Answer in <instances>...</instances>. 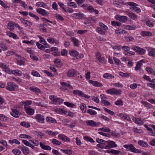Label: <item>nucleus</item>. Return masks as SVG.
I'll list each match as a JSON object with an SVG mask.
<instances>
[{"mask_svg": "<svg viewBox=\"0 0 155 155\" xmlns=\"http://www.w3.org/2000/svg\"><path fill=\"white\" fill-rule=\"evenodd\" d=\"M133 120L134 122L139 125H141L143 124V120L140 118L134 117Z\"/></svg>", "mask_w": 155, "mask_h": 155, "instance_id": "4468645a", "label": "nucleus"}, {"mask_svg": "<svg viewBox=\"0 0 155 155\" xmlns=\"http://www.w3.org/2000/svg\"><path fill=\"white\" fill-rule=\"evenodd\" d=\"M64 104L67 106L68 107H70L73 108L75 106V105L69 102H64Z\"/></svg>", "mask_w": 155, "mask_h": 155, "instance_id": "13d9d810", "label": "nucleus"}, {"mask_svg": "<svg viewBox=\"0 0 155 155\" xmlns=\"http://www.w3.org/2000/svg\"><path fill=\"white\" fill-rule=\"evenodd\" d=\"M19 112L15 109H12L11 114L13 117H15L18 118Z\"/></svg>", "mask_w": 155, "mask_h": 155, "instance_id": "6ab92c4d", "label": "nucleus"}, {"mask_svg": "<svg viewBox=\"0 0 155 155\" xmlns=\"http://www.w3.org/2000/svg\"><path fill=\"white\" fill-rule=\"evenodd\" d=\"M73 15V16L75 17V18L82 19L84 18V15L80 12L78 13H74Z\"/></svg>", "mask_w": 155, "mask_h": 155, "instance_id": "f3484780", "label": "nucleus"}, {"mask_svg": "<svg viewBox=\"0 0 155 155\" xmlns=\"http://www.w3.org/2000/svg\"><path fill=\"white\" fill-rule=\"evenodd\" d=\"M1 67H2L3 68V71L5 72L10 73L11 72V71L8 67L6 66V65L4 64L1 63Z\"/></svg>", "mask_w": 155, "mask_h": 155, "instance_id": "412c9836", "label": "nucleus"}, {"mask_svg": "<svg viewBox=\"0 0 155 155\" xmlns=\"http://www.w3.org/2000/svg\"><path fill=\"white\" fill-rule=\"evenodd\" d=\"M103 77L104 78H114V76H112V75L108 73L104 74L103 75Z\"/></svg>", "mask_w": 155, "mask_h": 155, "instance_id": "49530a36", "label": "nucleus"}, {"mask_svg": "<svg viewBox=\"0 0 155 155\" xmlns=\"http://www.w3.org/2000/svg\"><path fill=\"white\" fill-rule=\"evenodd\" d=\"M138 144L143 147H147L148 146V144L143 140H140L138 141Z\"/></svg>", "mask_w": 155, "mask_h": 155, "instance_id": "a878e982", "label": "nucleus"}, {"mask_svg": "<svg viewBox=\"0 0 155 155\" xmlns=\"http://www.w3.org/2000/svg\"><path fill=\"white\" fill-rule=\"evenodd\" d=\"M141 104L146 107L150 108L151 107V105L149 103L144 101H141Z\"/></svg>", "mask_w": 155, "mask_h": 155, "instance_id": "864d4df0", "label": "nucleus"}, {"mask_svg": "<svg viewBox=\"0 0 155 155\" xmlns=\"http://www.w3.org/2000/svg\"><path fill=\"white\" fill-rule=\"evenodd\" d=\"M118 116L124 119L127 120H128L129 119L128 116L127 115L124 114L122 113L119 114Z\"/></svg>", "mask_w": 155, "mask_h": 155, "instance_id": "ea45409f", "label": "nucleus"}, {"mask_svg": "<svg viewBox=\"0 0 155 155\" xmlns=\"http://www.w3.org/2000/svg\"><path fill=\"white\" fill-rule=\"evenodd\" d=\"M58 137L60 139L65 142H69L70 140L69 138L68 137L63 134H60L58 135Z\"/></svg>", "mask_w": 155, "mask_h": 155, "instance_id": "dca6fc26", "label": "nucleus"}, {"mask_svg": "<svg viewBox=\"0 0 155 155\" xmlns=\"http://www.w3.org/2000/svg\"><path fill=\"white\" fill-rule=\"evenodd\" d=\"M17 64L19 65L25 64V62L23 60V58H21L20 59L18 60L17 61Z\"/></svg>", "mask_w": 155, "mask_h": 155, "instance_id": "de8ad7c7", "label": "nucleus"}, {"mask_svg": "<svg viewBox=\"0 0 155 155\" xmlns=\"http://www.w3.org/2000/svg\"><path fill=\"white\" fill-rule=\"evenodd\" d=\"M97 31L99 33L102 34L106 35L107 32L106 31H103L101 28L97 27L96 28Z\"/></svg>", "mask_w": 155, "mask_h": 155, "instance_id": "e433bc0d", "label": "nucleus"}, {"mask_svg": "<svg viewBox=\"0 0 155 155\" xmlns=\"http://www.w3.org/2000/svg\"><path fill=\"white\" fill-rule=\"evenodd\" d=\"M12 152L15 154L16 155H19L21 153L20 151L18 149H13L12 150Z\"/></svg>", "mask_w": 155, "mask_h": 155, "instance_id": "052dcab7", "label": "nucleus"}, {"mask_svg": "<svg viewBox=\"0 0 155 155\" xmlns=\"http://www.w3.org/2000/svg\"><path fill=\"white\" fill-rule=\"evenodd\" d=\"M148 86L153 89H155V79H153L150 83H148Z\"/></svg>", "mask_w": 155, "mask_h": 155, "instance_id": "58836bf2", "label": "nucleus"}, {"mask_svg": "<svg viewBox=\"0 0 155 155\" xmlns=\"http://www.w3.org/2000/svg\"><path fill=\"white\" fill-rule=\"evenodd\" d=\"M1 144H2L3 146H1V151L4 150L5 148V147L7 146V143L5 140H2V142H1Z\"/></svg>", "mask_w": 155, "mask_h": 155, "instance_id": "2f4dec72", "label": "nucleus"}, {"mask_svg": "<svg viewBox=\"0 0 155 155\" xmlns=\"http://www.w3.org/2000/svg\"><path fill=\"white\" fill-rule=\"evenodd\" d=\"M116 19L120 22H125L127 20V17L125 16H119L117 15L116 16Z\"/></svg>", "mask_w": 155, "mask_h": 155, "instance_id": "f8f14e48", "label": "nucleus"}, {"mask_svg": "<svg viewBox=\"0 0 155 155\" xmlns=\"http://www.w3.org/2000/svg\"><path fill=\"white\" fill-rule=\"evenodd\" d=\"M106 92L108 94L111 95H117L120 94L121 91L120 89L117 90L115 88H112L107 90Z\"/></svg>", "mask_w": 155, "mask_h": 155, "instance_id": "7ed1b4c3", "label": "nucleus"}, {"mask_svg": "<svg viewBox=\"0 0 155 155\" xmlns=\"http://www.w3.org/2000/svg\"><path fill=\"white\" fill-rule=\"evenodd\" d=\"M19 137L21 138H27L29 139H31V137L29 135L23 134H20Z\"/></svg>", "mask_w": 155, "mask_h": 155, "instance_id": "4d7b16f0", "label": "nucleus"}, {"mask_svg": "<svg viewBox=\"0 0 155 155\" xmlns=\"http://www.w3.org/2000/svg\"><path fill=\"white\" fill-rule=\"evenodd\" d=\"M86 123L88 125L94 127H97L100 124V123H96L94 120H87L86 121Z\"/></svg>", "mask_w": 155, "mask_h": 155, "instance_id": "9b49d317", "label": "nucleus"}, {"mask_svg": "<svg viewBox=\"0 0 155 155\" xmlns=\"http://www.w3.org/2000/svg\"><path fill=\"white\" fill-rule=\"evenodd\" d=\"M146 70L149 74L153 75H155V71L151 68L147 67L146 68Z\"/></svg>", "mask_w": 155, "mask_h": 155, "instance_id": "aec40b11", "label": "nucleus"}, {"mask_svg": "<svg viewBox=\"0 0 155 155\" xmlns=\"http://www.w3.org/2000/svg\"><path fill=\"white\" fill-rule=\"evenodd\" d=\"M11 72L14 74H16L18 76H21L22 74L21 71L18 70H13Z\"/></svg>", "mask_w": 155, "mask_h": 155, "instance_id": "c85d7f7f", "label": "nucleus"}, {"mask_svg": "<svg viewBox=\"0 0 155 155\" xmlns=\"http://www.w3.org/2000/svg\"><path fill=\"white\" fill-rule=\"evenodd\" d=\"M37 11L38 13L41 15L43 16H46L49 14L48 12L45 9L41 8H39L37 9Z\"/></svg>", "mask_w": 155, "mask_h": 155, "instance_id": "ddd939ff", "label": "nucleus"}, {"mask_svg": "<svg viewBox=\"0 0 155 155\" xmlns=\"http://www.w3.org/2000/svg\"><path fill=\"white\" fill-rule=\"evenodd\" d=\"M98 130H101L103 131L108 132L110 131V130L108 127H102L98 129Z\"/></svg>", "mask_w": 155, "mask_h": 155, "instance_id": "3c124183", "label": "nucleus"}, {"mask_svg": "<svg viewBox=\"0 0 155 155\" xmlns=\"http://www.w3.org/2000/svg\"><path fill=\"white\" fill-rule=\"evenodd\" d=\"M40 145L41 147L43 149L47 150H51V148L49 146L45 145L41 142L40 143Z\"/></svg>", "mask_w": 155, "mask_h": 155, "instance_id": "393cba45", "label": "nucleus"}, {"mask_svg": "<svg viewBox=\"0 0 155 155\" xmlns=\"http://www.w3.org/2000/svg\"><path fill=\"white\" fill-rule=\"evenodd\" d=\"M20 125L26 128H28L30 127V125L29 123L25 121L21 122L20 123Z\"/></svg>", "mask_w": 155, "mask_h": 155, "instance_id": "37998d69", "label": "nucleus"}, {"mask_svg": "<svg viewBox=\"0 0 155 155\" xmlns=\"http://www.w3.org/2000/svg\"><path fill=\"white\" fill-rule=\"evenodd\" d=\"M46 120L47 122H51L53 123H56L57 121L54 119L50 117H47L46 118Z\"/></svg>", "mask_w": 155, "mask_h": 155, "instance_id": "b1692460", "label": "nucleus"}, {"mask_svg": "<svg viewBox=\"0 0 155 155\" xmlns=\"http://www.w3.org/2000/svg\"><path fill=\"white\" fill-rule=\"evenodd\" d=\"M115 33L117 35H120L123 34H125L127 33L126 31L123 29H116L115 30Z\"/></svg>", "mask_w": 155, "mask_h": 155, "instance_id": "4c0bfd02", "label": "nucleus"}, {"mask_svg": "<svg viewBox=\"0 0 155 155\" xmlns=\"http://www.w3.org/2000/svg\"><path fill=\"white\" fill-rule=\"evenodd\" d=\"M61 85L64 87H67L69 89L72 88V86L69 84L65 82H61Z\"/></svg>", "mask_w": 155, "mask_h": 155, "instance_id": "473e14b6", "label": "nucleus"}, {"mask_svg": "<svg viewBox=\"0 0 155 155\" xmlns=\"http://www.w3.org/2000/svg\"><path fill=\"white\" fill-rule=\"evenodd\" d=\"M31 74L34 76L40 77V74L36 71H33L31 72Z\"/></svg>", "mask_w": 155, "mask_h": 155, "instance_id": "e2e57ef3", "label": "nucleus"}, {"mask_svg": "<svg viewBox=\"0 0 155 155\" xmlns=\"http://www.w3.org/2000/svg\"><path fill=\"white\" fill-rule=\"evenodd\" d=\"M152 51H149V55L150 56H152L153 57H155V49H152Z\"/></svg>", "mask_w": 155, "mask_h": 155, "instance_id": "69168bd1", "label": "nucleus"}, {"mask_svg": "<svg viewBox=\"0 0 155 155\" xmlns=\"http://www.w3.org/2000/svg\"><path fill=\"white\" fill-rule=\"evenodd\" d=\"M89 82L95 87H100L103 86V85L101 83L97 81L90 80L89 81Z\"/></svg>", "mask_w": 155, "mask_h": 155, "instance_id": "2eb2a0df", "label": "nucleus"}, {"mask_svg": "<svg viewBox=\"0 0 155 155\" xmlns=\"http://www.w3.org/2000/svg\"><path fill=\"white\" fill-rule=\"evenodd\" d=\"M15 23L11 21L8 23V28L10 31H12L14 29V26Z\"/></svg>", "mask_w": 155, "mask_h": 155, "instance_id": "bb28decb", "label": "nucleus"}, {"mask_svg": "<svg viewBox=\"0 0 155 155\" xmlns=\"http://www.w3.org/2000/svg\"><path fill=\"white\" fill-rule=\"evenodd\" d=\"M23 153L25 154H28L29 153L28 148L26 147H22L21 149Z\"/></svg>", "mask_w": 155, "mask_h": 155, "instance_id": "f704fd0d", "label": "nucleus"}, {"mask_svg": "<svg viewBox=\"0 0 155 155\" xmlns=\"http://www.w3.org/2000/svg\"><path fill=\"white\" fill-rule=\"evenodd\" d=\"M9 142L11 143H15L17 144H20V142L18 140L16 139L10 140H9Z\"/></svg>", "mask_w": 155, "mask_h": 155, "instance_id": "5fc2aeb1", "label": "nucleus"}, {"mask_svg": "<svg viewBox=\"0 0 155 155\" xmlns=\"http://www.w3.org/2000/svg\"><path fill=\"white\" fill-rule=\"evenodd\" d=\"M123 147L127 149V150L130 151L135 153H140V151L136 149L132 144H125Z\"/></svg>", "mask_w": 155, "mask_h": 155, "instance_id": "f03ea898", "label": "nucleus"}, {"mask_svg": "<svg viewBox=\"0 0 155 155\" xmlns=\"http://www.w3.org/2000/svg\"><path fill=\"white\" fill-rule=\"evenodd\" d=\"M7 35L9 37L13 38L14 39H17L18 38L17 35L10 31H7Z\"/></svg>", "mask_w": 155, "mask_h": 155, "instance_id": "5701e85b", "label": "nucleus"}, {"mask_svg": "<svg viewBox=\"0 0 155 155\" xmlns=\"http://www.w3.org/2000/svg\"><path fill=\"white\" fill-rule=\"evenodd\" d=\"M61 151H62L63 153L67 154H71L72 153V151L71 150H66L61 149Z\"/></svg>", "mask_w": 155, "mask_h": 155, "instance_id": "338daca9", "label": "nucleus"}, {"mask_svg": "<svg viewBox=\"0 0 155 155\" xmlns=\"http://www.w3.org/2000/svg\"><path fill=\"white\" fill-rule=\"evenodd\" d=\"M142 60L140 61H138L136 65L135 68L136 71H138L141 69V67L142 65V63L141 62Z\"/></svg>", "mask_w": 155, "mask_h": 155, "instance_id": "72a5a7b5", "label": "nucleus"}, {"mask_svg": "<svg viewBox=\"0 0 155 155\" xmlns=\"http://www.w3.org/2000/svg\"><path fill=\"white\" fill-rule=\"evenodd\" d=\"M113 59L116 64L117 65H120L121 63L119 59L115 57H113Z\"/></svg>", "mask_w": 155, "mask_h": 155, "instance_id": "bf43d9fd", "label": "nucleus"}, {"mask_svg": "<svg viewBox=\"0 0 155 155\" xmlns=\"http://www.w3.org/2000/svg\"><path fill=\"white\" fill-rule=\"evenodd\" d=\"M87 112L91 115H94L97 114V113L95 111L89 109L87 111Z\"/></svg>", "mask_w": 155, "mask_h": 155, "instance_id": "79ce46f5", "label": "nucleus"}, {"mask_svg": "<svg viewBox=\"0 0 155 155\" xmlns=\"http://www.w3.org/2000/svg\"><path fill=\"white\" fill-rule=\"evenodd\" d=\"M36 5L38 7L45 8L46 6V4L44 2H38L36 3Z\"/></svg>", "mask_w": 155, "mask_h": 155, "instance_id": "09e8293b", "label": "nucleus"}, {"mask_svg": "<svg viewBox=\"0 0 155 155\" xmlns=\"http://www.w3.org/2000/svg\"><path fill=\"white\" fill-rule=\"evenodd\" d=\"M140 35L143 36H150L152 34L151 32L147 31H143L140 33Z\"/></svg>", "mask_w": 155, "mask_h": 155, "instance_id": "7c9ffc66", "label": "nucleus"}, {"mask_svg": "<svg viewBox=\"0 0 155 155\" xmlns=\"http://www.w3.org/2000/svg\"><path fill=\"white\" fill-rule=\"evenodd\" d=\"M73 93L75 95H78L79 96L85 97L87 99H88L90 98V96L84 94L81 91L79 90H74L73 91Z\"/></svg>", "mask_w": 155, "mask_h": 155, "instance_id": "0eeeda50", "label": "nucleus"}, {"mask_svg": "<svg viewBox=\"0 0 155 155\" xmlns=\"http://www.w3.org/2000/svg\"><path fill=\"white\" fill-rule=\"evenodd\" d=\"M45 24H40L38 27L40 30L42 31L46 32L47 31V29L44 26Z\"/></svg>", "mask_w": 155, "mask_h": 155, "instance_id": "a19ab883", "label": "nucleus"}, {"mask_svg": "<svg viewBox=\"0 0 155 155\" xmlns=\"http://www.w3.org/2000/svg\"><path fill=\"white\" fill-rule=\"evenodd\" d=\"M50 98L51 100V104H59L62 103L64 100L59 98L54 95H51L50 96Z\"/></svg>", "mask_w": 155, "mask_h": 155, "instance_id": "f257e3e1", "label": "nucleus"}, {"mask_svg": "<svg viewBox=\"0 0 155 155\" xmlns=\"http://www.w3.org/2000/svg\"><path fill=\"white\" fill-rule=\"evenodd\" d=\"M119 74L121 76L125 77L127 78L129 77L130 75V73H124L121 72H119Z\"/></svg>", "mask_w": 155, "mask_h": 155, "instance_id": "603ef678", "label": "nucleus"}, {"mask_svg": "<svg viewBox=\"0 0 155 155\" xmlns=\"http://www.w3.org/2000/svg\"><path fill=\"white\" fill-rule=\"evenodd\" d=\"M67 5L76 8L77 7V5L75 4L74 2H68L67 3Z\"/></svg>", "mask_w": 155, "mask_h": 155, "instance_id": "680f3d73", "label": "nucleus"}, {"mask_svg": "<svg viewBox=\"0 0 155 155\" xmlns=\"http://www.w3.org/2000/svg\"><path fill=\"white\" fill-rule=\"evenodd\" d=\"M128 15L132 19L134 20L136 19V16L133 13L131 12H129L128 13Z\"/></svg>", "mask_w": 155, "mask_h": 155, "instance_id": "a18cd8bd", "label": "nucleus"}, {"mask_svg": "<svg viewBox=\"0 0 155 155\" xmlns=\"http://www.w3.org/2000/svg\"><path fill=\"white\" fill-rule=\"evenodd\" d=\"M112 25L114 26H120L121 25V23L119 22H117L114 21H113L111 22Z\"/></svg>", "mask_w": 155, "mask_h": 155, "instance_id": "6e6d98bb", "label": "nucleus"}, {"mask_svg": "<svg viewBox=\"0 0 155 155\" xmlns=\"http://www.w3.org/2000/svg\"><path fill=\"white\" fill-rule=\"evenodd\" d=\"M47 40L51 44H53L54 43L56 44L59 43L58 41L51 37L48 38Z\"/></svg>", "mask_w": 155, "mask_h": 155, "instance_id": "a211bd4d", "label": "nucleus"}, {"mask_svg": "<svg viewBox=\"0 0 155 155\" xmlns=\"http://www.w3.org/2000/svg\"><path fill=\"white\" fill-rule=\"evenodd\" d=\"M29 89L35 93L37 92L38 93H40V89L36 87H30Z\"/></svg>", "mask_w": 155, "mask_h": 155, "instance_id": "c9c22d12", "label": "nucleus"}, {"mask_svg": "<svg viewBox=\"0 0 155 155\" xmlns=\"http://www.w3.org/2000/svg\"><path fill=\"white\" fill-rule=\"evenodd\" d=\"M126 28L129 30H135L136 28V27L134 25L130 26L129 25H127L126 26Z\"/></svg>", "mask_w": 155, "mask_h": 155, "instance_id": "774afa93", "label": "nucleus"}, {"mask_svg": "<svg viewBox=\"0 0 155 155\" xmlns=\"http://www.w3.org/2000/svg\"><path fill=\"white\" fill-rule=\"evenodd\" d=\"M128 5L130 6V8L131 10H134L136 6H137L138 5L134 2H128Z\"/></svg>", "mask_w": 155, "mask_h": 155, "instance_id": "c756f323", "label": "nucleus"}, {"mask_svg": "<svg viewBox=\"0 0 155 155\" xmlns=\"http://www.w3.org/2000/svg\"><path fill=\"white\" fill-rule=\"evenodd\" d=\"M69 53L73 57H75L76 59H79L81 58V57H83L84 55L83 54H81L80 57H78V56L79 54L78 52L75 50H72L70 51H69Z\"/></svg>", "mask_w": 155, "mask_h": 155, "instance_id": "6e6552de", "label": "nucleus"}, {"mask_svg": "<svg viewBox=\"0 0 155 155\" xmlns=\"http://www.w3.org/2000/svg\"><path fill=\"white\" fill-rule=\"evenodd\" d=\"M24 108L26 110V113L29 115H33L35 112L34 110L31 108H30L28 106H24Z\"/></svg>", "mask_w": 155, "mask_h": 155, "instance_id": "9d476101", "label": "nucleus"}, {"mask_svg": "<svg viewBox=\"0 0 155 155\" xmlns=\"http://www.w3.org/2000/svg\"><path fill=\"white\" fill-rule=\"evenodd\" d=\"M37 122L41 123L43 124L45 122V117L42 115L40 114H37L35 117Z\"/></svg>", "mask_w": 155, "mask_h": 155, "instance_id": "1a4fd4ad", "label": "nucleus"}, {"mask_svg": "<svg viewBox=\"0 0 155 155\" xmlns=\"http://www.w3.org/2000/svg\"><path fill=\"white\" fill-rule=\"evenodd\" d=\"M80 108L83 113H85L87 110V107L84 103H81L80 105Z\"/></svg>", "mask_w": 155, "mask_h": 155, "instance_id": "cd10ccee", "label": "nucleus"}, {"mask_svg": "<svg viewBox=\"0 0 155 155\" xmlns=\"http://www.w3.org/2000/svg\"><path fill=\"white\" fill-rule=\"evenodd\" d=\"M72 41L73 43L74 46L78 47L79 46V40L74 37H71L70 38Z\"/></svg>", "mask_w": 155, "mask_h": 155, "instance_id": "4be33fe9", "label": "nucleus"}, {"mask_svg": "<svg viewBox=\"0 0 155 155\" xmlns=\"http://www.w3.org/2000/svg\"><path fill=\"white\" fill-rule=\"evenodd\" d=\"M5 105L6 104L4 100L1 97V108L2 107L4 108L6 107Z\"/></svg>", "mask_w": 155, "mask_h": 155, "instance_id": "8fccbe9b", "label": "nucleus"}, {"mask_svg": "<svg viewBox=\"0 0 155 155\" xmlns=\"http://www.w3.org/2000/svg\"><path fill=\"white\" fill-rule=\"evenodd\" d=\"M99 25L101 28L104 30H107L108 29L107 27L102 23L100 22L99 23Z\"/></svg>", "mask_w": 155, "mask_h": 155, "instance_id": "c03bdc74", "label": "nucleus"}, {"mask_svg": "<svg viewBox=\"0 0 155 155\" xmlns=\"http://www.w3.org/2000/svg\"><path fill=\"white\" fill-rule=\"evenodd\" d=\"M117 146L114 142L108 140L107 141V145L104 147V148L108 149L114 147H117Z\"/></svg>", "mask_w": 155, "mask_h": 155, "instance_id": "39448f33", "label": "nucleus"}, {"mask_svg": "<svg viewBox=\"0 0 155 155\" xmlns=\"http://www.w3.org/2000/svg\"><path fill=\"white\" fill-rule=\"evenodd\" d=\"M8 118L6 116L1 114V120L3 121H6L7 120Z\"/></svg>", "mask_w": 155, "mask_h": 155, "instance_id": "0e129e2a", "label": "nucleus"}, {"mask_svg": "<svg viewBox=\"0 0 155 155\" xmlns=\"http://www.w3.org/2000/svg\"><path fill=\"white\" fill-rule=\"evenodd\" d=\"M18 87V86L13 82H9L7 85L6 86V89L10 91H12L15 90V88Z\"/></svg>", "mask_w": 155, "mask_h": 155, "instance_id": "20e7f679", "label": "nucleus"}, {"mask_svg": "<svg viewBox=\"0 0 155 155\" xmlns=\"http://www.w3.org/2000/svg\"><path fill=\"white\" fill-rule=\"evenodd\" d=\"M77 74V71L74 69H71L68 70L67 72V75L68 77H74Z\"/></svg>", "mask_w": 155, "mask_h": 155, "instance_id": "423d86ee", "label": "nucleus"}]
</instances>
